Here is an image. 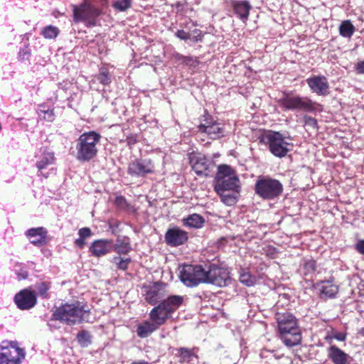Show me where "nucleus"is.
Wrapping results in <instances>:
<instances>
[{"label": "nucleus", "mask_w": 364, "mask_h": 364, "mask_svg": "<svg viewBox=\"0 0 364 364\" xmlns=\"http://www.w3.org/2000/svg\"><path fill=\"white\" fill-rule=\"evenodd\" d=\"M355 70L358 74H364V60L357 63Z\"/></svg>", "instance_id": "nucleus-45"}, {"label": "nucleus", "mask_w": 364, "mask_h": 364, "mask_svg": "<svg viewBox=\"0 0 364 364\" xmlns=\"http://www.w3.org/2000/svg\"><path fill=\"white\" fill-rule=\"evenodd\" d=\"M301 265V274L306 277L311 276L316 269V261L312 259H304Z\"/></svg>", "instance_id": "nucleus-30"}, {"label": "nucleus", "mask_w": 364, "mask_h": 364, "mask_svg": "<svg viewBox=\"0 0 364 364\" xmlns=\"http://www.w3.org/2000/svg\"><path fill=\"white\" fill-rule=\"evenodd\" d=\"M328 355L334 364H347L348 363V354L335 346L329 348Z\"/></svg>", "instance_id": "nucleus-24"}, {"label": "nucleus", "mask_w": 364, "mask_h": 364, "mask_svg": "<svg viewBox=\"0 0 364 364\" xmlns=\"http://www.w3.org/2000/svg\"><path fill=\"white\" fill-rule=\"evenodd\" d=\"M316 288L318 290L321 299L334 298L338 291V287L333 280L321 281L316 284Z\"/></svg>", "instance_id": "nucleus-20"}, {"label": "nucleus", "mask_w": 364, "mask_h": 364, "mask_svg": "<svg viewBox=\"0 0 364 364\" xmlns=\"http://www.w3.org/2000/svg\"><path fill=\"white\" fill-rule=\"evenodd\" d=\"M304 126H307V127L313 128V129L317 128V121L316 119H314L311 117L305 115L304 117Z\"/></svg>", "instance_id": "nucleus-40"}, {"label": "nucleus", "mask_w": 364, "mask_h": 364, "mask_svg": "<svg viewBox=\"0 0 364 364\" xmlns=\"http://www.w3.org/2000/svg\"><path fill=\"white\" fill-rule=\"evenodd\" d=\"M163 298L164 294L157 287L151 288L146 291L145 295L146 301L151 305H156L159 302V304H160L162 301L166 299Z\"/></svg>", "instance_id": "nucleus-26"}, {"label": "nucleus", "mask_w": 364, "mask_h": 364, "mask_svg": "<svg viewBox=\"0 0 364 364\" xmlns=\"http://www.w3.org/2000/svg\"><path fill=\"white\" fill-rule=\"evenodd\" d=\"M188 239L187 232L178 227L168 229L165 234V241L171 247L183 245Z\"/></svg>", "instance_id": "nucleus-17"}, {"label": "nucleus", "mask_w": 364, "mask_h": 364, "mask_svg": "<svg viewBox=\"0 0 364 364\" xmlns=\"http://www.w3.org/2000/svg\"><path fill=\"white\" fill-rule=\"evenodd\" d=\"M189 161L192 169L198 176L205 174V172L208 169V160L205 156L201 153H191L189 155ZM205 175H207V173H205Z\"/></svg>", "instance_id": "nucleus-19"}, {"label": "nucleus", "mask_w": 364, "mask_h": 364, "mask_svg": "<svg viewBox=\"0 0 364 364\" xmlns=\"http://www.w3.org/2000/svg\"><path fill=\"white\" fill-rule=\"evenodd\" d=\"M39 115H41V114H43V119L48 121V122H53L54 120V111L53 109H39Z\"/></svg>", "instance_id": "nucleus-39"}, {"label": "nucleus", "mask_w": 364, "mask_h": 364, "mask_svg": "<svg viewBox=\"0 0 364 364\" xmlns=\"http://www.w3.org/2000/svg\"><path fill=\"white\" fill-rule=\"evenodd\" d=\"M132 5V0H117L113 3L112 6L116 11L124 12L130 9Z\"/></svg>", "instance_id": "nucleus-34"}, {"label": "nucleus", "mask_w": 364, "mask_h": 364, "mask_svg": "<svg viewBox=\"0 0 364 364\" xmlns=\"http://www.w3.org/2000/svg\"><path fill=\"white\" fill-rule=\"evenodd\" d=\"M180 59H183V61L184 63H186V64L190 63L193 60V58L191 57H186V56H181L180 58Z\"/></svg>", "instance_id": "nucleus-49"}, {"label": "nucleus", "mask_w": 364, "mask_h": 364, "mask_svg": "<svg viewBox=\"0 0 364 364\" xmlns=\"http://www.w3.org/2000/svg\"><path fill=\"white\" fill-rule=\"evenodd\" d=\"M18 55L21 60H28L31 55V50L29 49L28 46H25L24 48H21Z\"/></svg>", "instance_id": "nucleus-41"}, {"label": "nucleus", "mask_w": 364, "mask_h": 364, "mask_svg": "<svg viewBox=\"0 0 364 364\" xmlns=\"http://www.w3.org/2000/svg\"><path fill=\"white\" fill-rule=\"evenodd\" d=\"M355 249L359 253L364 255V240H359L357 242Z\"/></svg>", "instance_id": "nucleus-44"}, {"label": "nucleus", "mask_w": 364, "mask_h": 364, "mask_svg": "<svg viewBox=\"0 0 364 364\" xmlns=\"http://www.w3.org/2000/svg\"><path fill=\"white\" fill-rule=\"evenodd\" d=\"M112 262L114 263L119 269L124 271L127 269L131 258L123 259L120 257H114Z\"/></svg>", "instance_id": "nucleus-36"}, {"label": "nucleus", "mask_w": 364, "mask_h": 364, "mask_svg": "<svg viewBox=\"0 0 364 364\" xmlns=\"http://www.w3.org/2000/svg\"><path fill=\"white\" fill-rule=\"evenodd\" d=\"M112 247V240H97L92 243L90 247V252L94 257H100L110 252Z\"/></svg>", "instance_id": "nucleus-21"}, {"label": "nucleus", "mask_w": 364, "mask_h": 364, "mask_svg": "<svg viewBox=\"0 0 364 364\" xmlns=\"http://www.w3.org/2000/svg\"><path fill=\"white\" fill-rule=\"evenodd\" d=\"M90 316V310L85 309L84 306L77 301L75 304H65L60 306L53 312L52 317L53 320L73 326L88 322Z\"/></svg>", "instance_id": "nucleus-3"}, {"label": "nucleus", "mask_w": 364, "mask_h": 364, "mask_svg": "<svg viewBox=\"0 0 364 364\" xmlns=\"http://www.w3.org/2000/svg\"><path fill=\"white\" fill-rule=\"evenodd\" d=\"M77 342L81 347L86 348L92 343V336L87 331L82 330L76 336Z\"/></svg>", "instance_id": "nucleus-31"}, {"label": "nucleus", "mask_w": 364, "mask_h": 364, "mask_svg": "<svg viewBox=\"0 0 364 364\" xmlns=\"http://www.w3.org/2000/svg\"><path fill=\"white\" fill-rule=\"evenodd\" d=\"M176 355L179 357V361L181 363L190 362L193 357H195V354L193 350L187 348H180L178 350Z\"/></svg>", "instance_id": "nucleus-32"}, {"label": "nucleus", "mask_w": 364, "mask_h": 364, "mask_svg": "<svg viewBox=\"0 0 364 364\" xmlns=\"http://www.w3.org/2000/svg\"><path fill=\"white\" fill-rule=\"evenodd\" d=\"M14 301L19 309L29 310L36 305L37 297L34 291L24 289L14 296Z\"/></svg>", "instance_id": "nucleus-15"}, {"label": "nucleus", "mask_w": 364, "mask_h": 364, "mask_svg": "<svg viewBox=\"0 0 364 364\" xmlns=\"http://www.w3.org/2000/svg\"><path fill=\"white\" fill-rule=\"evenodd\" d=\"M175 35L177 38H180L181 40H184V41L188 40L191 38L190 34L183 30L177 31V32L175 33Z\"/></svg>", "instance_id": "nucleus-43"}, {"label": "nucleus", "mask_w": 364, "mask_h": 364, "mask_svg": "<svg viewBox=\"0 0 364 364\" xmlns=\"http://www.w3.org/2000/svg\"><path fill=\"white\" fill-rule=\"evenodd\" d=\"M240 282L247 287H252L256 283V277L242 269L240 273Z\"/></svg>", "instance_id": "nucleus-33"}, {"label": "nucleus", "mask_w": 364, "mask_h": 364, "mask_svg": "<svg viewBox=\"0 0 364 364\" xmlns=\"http://www.w3.org/2000/svg\"><path fill=\"white\" fill-rule=\"evenodd\" d=\"M100 10L93 5L82 3L80 6H73V21L75 23L84 22L87 27L97 24V18L100 15Z\"/></svg>", "instance_id": "nucleus-10"}, {"label": "nucleus", "mask_w": 364, "mask_h": 364, "mask_svg": "<svg viewBox=\"0 0 364 364\" xmlns=\"http://www.w3.org/2000/svg\"><path fill=\"white\" fill-rule=\"evenodd\" d=\"M337 339L342 341L346 339V336L344 335H339L337 336Z\"/></svg>", "instance_id": "nucleus-51"}, {"label": "nucleus", "mask_w": 364, "mask_h": 364, "mask_svg": "<svg viewBox=\"0 0 364 364\" xmlns=\"http://www.w3.org/2000/svg\"><path fill=\"white\" fill-rule=\"evenodd\" d=\"M355 30V26L349 20L342 21L338 28L339 34L343 38H350Z\"/></svg>", "instance_id": "nucleus-28"}, {"label": "nucleus", "mask_w": 364, "mask_h": 364, "mask_svg": "<svg viewBox=\"0 0 364 364\" xmlns=\"http://www.w3.org/2000/svg\"><path fill=\"white\" fill-rule=\"evenodd\" d=\"M75 244L78 247L83 248L85 245V239L79 237L75 240Z\"/></svg>", "instance_id": "nucleus-48"}, {"label": "nucleus", "mask_w": 364, "mask_h": 364, "mask_svg": "<svg viewBox=\"0 0 364 364\" xmlns=\"http://www.w3.org/2000/svg\"><path fill=\"white\" fill-rule=\"evenodd\" d=\"M307 85L312 92L325 96L328 94L329 84L323 75H315L306 79Z\"/></svg>", "instance_id": "nucleus-16"}, {"label": "nucleus", "mask_w": 364, "mask_h": 364, "mask_svg": "<svg viewBox=\"0 0 364 364\" xmlns=\"http://www.w3.org/2000/svg\"><path fill=\"white\" fill-rule=\"evenodd\" d=\"M25 351L16 341H4L0 343V364H21Z\"/></svg>", "instance_id": "nucleus-8"}, {"label": "nucleus", "mask_w": 364, "mask_h": 364, "mask_svg": "<svg viewBox=\"0 0 364 364\" xmlns=\"http://www.w3.org/2000/svg\"><path fill=\"white\" fill-rule=\"evenodd\" d=\"M204 283H210L218 287H225L230 278L227 269L215 264H210L204 268Z\"/></svg>", "instance_id": "nucleus-13"}, {"label": "nucleus", "mask_w": 364, "mask_h": 364, "mask_svg": "<svg viewBox=\"0 0 364 364\" xmlns=\"http://www.w3.org/2000/svg\"><path fill=\"white\" fill-rule=\"evenodd\" d=\"M181 296H170L160 304L153 308L149 313L150 321H144L136 327L137 336L141 338L149 337L171 317L172 314L183 302Z\"/></svg>", "instance_id": "nucleus-1"}, {"label": "nucleus", "mask_w": 364, "mask_h": 364, "mask_svg": "<svg viewBox=\"0 0 364 364\" xmlns=\"http://www.w3.org/2000/svg\"><path fill=\"white\" fill-rule=\"evenodd\" d=\"M132 364H150V363L145 360H138V361L132 362Z\"/></svg>", "instance_id": "nucleus-50"}, {"label": "nucleus", "mask_w": 364, "mask_h": 364, "mask_svg": "<svg viewBox=\"0 0 364 364\" xmlns=\"http://www.w3.org/2000/svg\"><path fill=\"white\" fill-rule=\"evenodd\" d=\"M228 191L216 192L220 197L221 201L226 205H233L237 201V195L239 193Z\"/></svg>", "instance_id": "nucleus-29"}, {"label": "nucleus", "mask_w": 364, "mask_h": 364, "mask_svg": "<svg viewBox=\"0 0 364 364\" xmlns=\"http://www.w3.org/2000/svg\"><path fill=\"white\" fill-rule=\"evenodd\" d=\"M184 224L190 228H200L203 226L205 220L199 214H192L183 220Z\"/></svg>", "instance_id": "nucleus-27"}, {"label": "nucleus", "mask_w": 364, "mask_h": 364, "mask_svg": "<svg viewBox=\"0 0 364 364\" xmlns=\"http://www.w3.org/2000/svg\"><path fill=\"white\" fill-rule=\"evenodd\" d=\"M279 105L284 110H301L311 112L314 110V103L308 97L284 93L278 100Z\"/></svg>", "instance_id": "nucleus-9"}, {"label": "nucleus", "mask_w": 364, "mask_h": 364, "mask_svg": "<svg viewBox=\"0 0 364 364\" xmlns=\"http://www.w3.org/2000/svg\"><path fill=\"white\" fill-rule=\"evenodd\" d=\"M275 319L279 338L287 347L291 348L301 344V330L297 319L291 313L277 312Z\"/></svg>", "instance_id": "nucleus-2"}, {"label": "nucleus", "mask_w": 364, "mask_h": 364, "mask_svg": "<svg viewBox=\"0 0 364 364\" xmlns=\"http://www.w3.org/2000/svg\"><path fill=\"white\" fill-rule=\"evenodd\" d=\"M231 6L237 17L243 22H246L249 17L250 11L252 9L250 2L247 0H232Z\"/></svg>", "instance_id": "nucleus-22"}, {"label": "nucleus", "mask_w": 364, "mask_h": 364, "mask_svg": "<svg viewBox=\"0 0 364 364\" xmlns=\"http://www.w3.org/2000/svg\"><path fill=\"white\" fill-rule=\"evenodd\" d=\"M214 189L215 192H240V180L230 166L220 165L218 166L215 178Z\"/></svg>", "instance_id": "nucleus-5"}, {"label": "nucleus", "mask_w": 364, "mask_h": 364, "mask_svg": "<svg viewBox=\"0 0 364 364\" xmlns=\"http://www.w3.org/2000/svg\"><path fill=\"white\" fill-rule=\"evenodd\" d=\"M261 141L268 144L270 152L279 158L287 156L292 146V144L285 141L284 136L278 132L269 131L265 133Z\"/></svg>", "instance_id": "nucleus-7"}, {"label": "nucleus", "mask_w": 364, "mask_h": 364, "mask_svg": "<svg viewBox=\"0 0 364 364\" xmlns=\"http://www.w3.org/2000/svg\"><path fill=\"white\" fill-rule=\"evenodd\" d=\"M28 277V273L27 271L21 269L20 272L17 273V278L18 280L26 279Z\"/></svg>", "instance_id": "nucleus-46"}, {"label": "nucleus", "mask_w": 364, "mask_h": 364, "mask_svg": "<svg viewBox=\"0 0 364 364\" xmlns=\"http://www.w3.org/2000/svg\"><path fill=\"white\" fill-rule=\"evenodd\" d=\"M283 185L269 176H258L255 184V193L263 200H274L283 192Z\"/></svg>", "instance_id": "nucleus-6"}, {"label": "nucleus", "mask_w": 364, "mask_h": 364, "mask_svg": "<svg viewBox=\"0 0 364 364\" xmlns=\"http://www.w3.org/2000/svg\"><path fill=\"white\" fill-rule=\"evenodd\" d=\"M25 235L30 242L36 247L44 246L48 242V230L43 227L30 228L26 231Z\"/></svg>", "instance_id": "nucleus-18"}, {"label": "nucleus", "mask_w": 364, "mask_h": 364, "mask_svg": "<svg viewBox=\"0 0 364 364\" xmlns=\"http://www.w3.org/2000/svg\"><path fill=\"white\" fill-rule=\"evenodd\" d=\"M97 80L104 85H109L111 82V77L107 70L105 68H101L97 76Z\"/></svg>", "instance_id": "nucleus-37"}, {"label": "nucleus", "mask_w": 364, "mask_h": 364, "mask_svg": "<svg viewBox=\"0 0 364 364\" xmlns=\"http://www.w3.org/2000/svg\"><path fill=\"white\" fill-rule=\"evenodd\" d=\"M154 171V164L151 159H135L128 166L127 173L132 176L144 177L152 173Z\"/></svg>", "instance_id": "nucleus-14"}, {"label": "nucleus", "mask_w": 364, "mask_h": 364, "mask_svg": "<svg viewBox=\"0 0 364 364\" xmlns=\"http://www.w3.org/2000/svg\"><path fill=\"white\" fill-rule=\"evenodd\" d=\"M179 277L186 286L196 287L204 283V268L201 265L184 264L179 269Z\"/></svg>", "instance_id": "nucleus-11"}, {"label": "nucleus", "mask_w": 364, "mask_h": 364, "mask_svg": "<svg viewBox=\"0 0 364 364\" xmlns=\"http://www.w3.org/2000/svg\"><path fill=\"white\" fill-rule=\"evenodd\" d=\"M78 235L80 237L85 239L91 236L92 232L89 228H82L79 230Z\"/></svg>", "instance_id": "nucleus-42"}, {"label": "nucleus", "mask_w": 364, "mask_h": 364, "mask_svg": "<svg viewBox=\"0 0 364 364\" xmlns=\"http://www.w3.org/2000/svg\"><path fill=\"white\" fill-rule=\"evenodd\" d=\"M114 247L115 252L119 255H127L132 250L130 239L126 236H119Z\"/></svg>", "instance_id": "nucleus-25"}, {"label": "nucleus", "mask_w": 364, "mask_h": 364, "mask_svg": "<svg viewBox=\"0 0 364 364\" xmlns=\"http://www.w3.org/2000/svg\"><path fill=\"white\" fill-rule=\"evenodd\" d=\"M36 288L41 296L47 298V292L50 288V284L46 282L38 283L36 284Z\"/></svg>", "instance_id": "nucleus-38"}, {"label": "nucleus", "mask_w": 364, "mask_h": 364, "mask_svg": "<svg viewBox=\"0 0 364 364\" xmlns=\"http://www.w3.org/2000/svg\"><path fill=\"white\" fill-rule=\"evenodd\" d=\"M200 133L205 134L213 140L220 139L225 136L224 126L214 120L207 111L200 118V123L198 126Z\"/></svg>", "instance_id": "nucleus-12"}, {"label": "nucleus", "mask_w": 364, "mask_h": 364, "mask_svg": "<svg viewBox=\"0 0 364 364\" xmlns=\"http://www.w3.org/2000/svg\"><path fill=\"white\" fill-rule=\"evenodd\" d=\"M55 161L54 153L47 150L42 151L41 156L36 163V166L38 170V176L43 175V170L46 168Z\"/></svg>", "instance_id": "nucleus-23"}, {"label": "nucleus", "mask_w": 364, "mask_h": 364, "mask_svg": "<svg viewBox=\"0 0 364 364\" xmlns=\"http://www.w3.org/2000/svg\"><path fill=\"white\" fill-rule=\"evenodd\" d=\"M101 135L95 131L82 133L76 142V159L82 162L94 159L98 152Z\"/></svg>", "instance_id": "nucleus-4"}, {"label": "nucleus", "mask_w": 364, "mask_h": 364, "mask_svg": "<svg viewBox=\"0 0 364 364\" xmlns=\"http://www.w3.org/2000/svg\"><path fill=\"white\" fill-rule=\"evenodd\" d=\"M59 33V30L57 27L53 26H47L43 28L41 34L48 39L55 38Z\"/></svg>", "instance_id": "nucleus-35"}, {"label": "nucleus", "mask_w": 364, "mask_h": 364, "mask_svg": "<svg viewBox=\"0 0 364 364\" xmlns=\"http://www.w3.org/2000/svg\"><path fill=\"white\" fill-rule=\"evenodd\" d=\"M193 33L196 34L194 36H193L192 40L193 41H198L202 40V36L200 31L196 29L193 31Z\"/></svg>", "instance_id": "nucleus-47"}, {"label": "nucleus", "mask_w": 364, "mask_h": 364, "mask_svg": "<svg viewBox=\"0 0 364 364\" xmlns=\"http://www.w3.org/2000/svg\"><path fill=\"white\" fill-rule=\"evenodd\" d=\"M122 199H123V198H117V200H122Z\"/></svg>", "instance_id": "nucleus-52"}]
</instances>
